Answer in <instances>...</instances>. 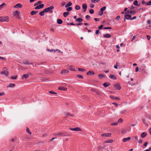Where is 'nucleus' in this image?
<instances>
[{
  "instance_id": "1",
  "label": "nucleus",
  "mask_w": 151,
  "mask_h": 151,
  "mask_svg": "<svg viewBox=\"0 0 151 151\" xmlns=\"http://www.w3.org/2000/svg\"><path fill=\"white\" fill-rule=\"evenodd\" d=\"M54 136H60L63 137L68 136H69L68 134L66 132H60L55 133L54 134Z\"/></svg>"
},
{
  "instance_id": "2",
  "label": "nucleus",
  "mask_w": 151,
  "mask_h": 151,
  "mask_svg": "<svg viewBox=\"0 0 151 151\" xmlns=\"http://www.w3.org/2000/svg\"><path fill=\"white\" fill-rule=\"evenodd\" d=\"M8 69L6 67H4L2 69L3 71L1 72L0 74H4L6 76H7L8 74V72L7 71Z\"/></svg>"
},
{
  "instance_id": "3",
  "label": "nucleus",
  "mask_w": 151,
  "mask_h": 151,
  "mask_svg": "<svg viewBox=\"0 0 151 151\" xmlns=\"http://www.w3.org/2000/svg\"><path fill=\"white\" fill-rule=\"evenodd\" d=\"M9 20V17L7 16L1 17H0V21L1 22H7Z\"/></svg>"
},
{
  "instance_id": "4",
  "label": "nucleus",
  "mask_w": 151,
  "mask_h": 151,
  "mask_svg": "<svg viewBox=\"0 0 151 151\" xmlns=\"http://www.w3.org/2000/svg\"><path fill=\"white\" fill-rule=\"evenodd\" d=\"M111 133H105L101 134V136L104 137H111Z\"/></svg>"
},
{
  "instance_id": "5",
  "label": "nucleus",
  "mask_w": 151,
  "mask_h": 151,
  "mask_svg": "<svg viewBox=\"0 0 151 151\" xmlns=\"http://www.w3.org/2000/svg\"><path fill=\"white\" fill-rule=\"evenodd\" d=\"M47 12V8H46L45 9L42 11L41 12L39 13V14L41 16H43L44 15V14L45 13H46Z\"/></svg>"
},
{
  "instance_id": "6",
  "label": "nucleus",
  "mask_w": 151,
  "mask_h": 151,
  "mask_svg": "<svg viewBox=\"0 0 151 151\" xmlns=\"http://www.w3.org/2000/svg\"><path fill=\"white\" fill-rule=\"evenodd\" d=\"M19 12L17 11H16L13 12V15L16 16L17 18L19 17Z\"/></svg>"
},
{
  "instance_id": "7",
  "label": "nucleus",
  "mask_w": 151,
  "mask_h": 151,
  "mask_svg": "<svg viewBox=\"0 0 151 151\" xmlns=\"http://www.w3.org/2000/svg\"><path fill=\"white\" fill-rule=\"evenodd\" d=\"M54 8L53 6H51L49 7H48V12H49L50 13H53V11L52 10Z\"/></svg>"
},
{
  "instance_id": "8",
  "label": "nucleus",
  "mask_w": 151,
  "mask_h": 151,
  "mask_svg": "<svg viewBox=\"0 0 151 151\" xmlns=\"http://www.w3.org/2000/svg\"><path fill=\"white\" fill-rule=\"evenodd\" d=\"M140 69L142 73H145V66L144 65L141 66Z\"/></svg>"
},
{
  "instance_id": "9",
  "label": "nucleus",
  "mask_w": 151,
  "mask_h": 151,
  "mask_svg": "<svg viewBox=\"0 0 151 151\" xmlns=\"http://www.w3.org/2000/svg\"><path fill=\"white\" fill-rule=\"evenodd\" d=\"M70 129L71 130L74 131H81V129L78 127H76L74 128H70Z\"/></svg>"
},
{
  "instance_id": "10",
  "label": "nucleus",
  "mask_w": 151,
  "mask_h": 151,
  "mask_svg": "<svg viewBox=\"0 0 151 151\" xmlns=\"http://www.w3.org/2000/svg\"><path fill=\"white\" fill-rule=\"evenodd\" d=\"M109 77L110 78L113 79V80H116L117 79L116 76L114 74H111L109 76Z\"/></svg>"
},
{
  "instance_id": "11",
  "label": "nucleus",
  "mask_w": 151,
  "mask_h": 151,
  "mask_svg": "<svg viewBox=\"0 0 151 151\" xmlns=\"http://www.w3.org/2000/svg\"><path fill=\"white\" fill-rule=\"evenodd\" d=\"M44 6V4H41L40 5H38V6H36L35 8V9H41V8H42Z\"/></svg>"
},
{
  "instance_id": "12",
  "label": "nucleus",
  "mask_w": 151,
  "mask_h": 151,
  "mask_svg": "<svg viewBox=\"0 0 151 151\" xmlns=\"http://www.w3.org/2000/svg\"><path fill=\"white\" fill-rule=\"evenodd\" d=\"M68 72L69 71L68 70H67L64 69L61 70V73L62 74L65 75L66 74L68 73Z\"/></svg>"
},
{
  "instance_id": "13",
  "label": "nucleus",
  "mask_w": 151,
  "mask_h": 151,
  "mask_svg": "<svg viewBox=\"0 0 151 151\" xmlns=\"http://www.w3.org/2000/svg\"><path fill=\"white\" fill-rule=\"evenodd\" d=\"M95 74L94 73L92 70L88 71L86 73L87 75L90 76H92L94 75Z\"/></svg>"
},
{
  "instance_id": "14",
  "label": "nucleus",
  "mask_w": 151,
  "mask_h": 151,
  "mask_svg": "<svg viewBox=\"0 0 151 151\" xmlns=\"http://www.w3.org/2000/svg\"><path fill=\"white\" fill-rule=\"evenodd\" d=\"M22 7V5L20 4H18L14 6V7L16 8H21Z\"/></svg>"
},
{
  "instance_id": "15",
  "label": "nucleus",
  "mask_w": 151,
  "mask_h": 151,
  "mask_svg": "<svg viewBox=\"0 0 151 151\" xmlns=\"http://www.w3.org/2000/svg\"><path fill=\"white\" fill-rule=\"evenodd\" d=\"M82 7L84 9L83 12H85L87 8V5L86 4H84L82 5Z\"/></svg>"
},
{
  "instance_id": "16",
  "label": "nucleus",
  "mask_w": 151,
  "mask_h": 151,
  "mask_svg": "<svg viewBox=\"0 0 151 151\" xmlns=\"http://www.w3.org/2000/svg\"><path fill=\"white\" fill-rule=\"evenodd\" d=\"M124 17H125V19H126L128 20L129 19H130L131 18V16L130 14H126L124 15Z\"/></svg>"
},
{
  "instance_id": "17",
  "label": "nucleus",
  "mask_w": 151,
  "mask_h": 151,
  "mask_svg": "<svg viewBox=\"0 0 151 151\" xmlns=\"http://www.w3.org/2000/svg\"><path fill=\"white\" fill-rule=\"evenodd\" d=\"M110 97L111 99L116 100H120V99L119 98L117 97H114L113 96L111 95L110 96Z\"/></svg>"
},
{
  "instance_id": "18",
  "label": "nucleus",
  "mask_w": 151,
  "mask_h": 151,
  "mask_svg": "<svg viewBox=\"0 0 151 151\" xmlns=\"http://www.w3.org/2000/svg\"><path fill=\"white\" fill-rule=\"evenodd\" d=\"M103 36L105 38H110L111 37V35L109 34H106L103 35Z\"/></svg>"
},
{
  "instance_id": "19",
  "label": "nucleus",
  "mask_w": 151,
  "mask_h": 151,
  "mask_svg": "<svg viewBox=\"0 0 151 151\" xmlns=\"http://www.w3.org/2000/svg\"><path fill=\"white\" fill-rule=\"evenodd\" d=\"M147 135V134L146 132H142L141 134V137L142 138H144Z\"/></svg>"
},
{
  "instance_id": "20",
  "label": "nucleus",
  "mask_w": 151,
  "mask_h": 151,
  "mask_svg": "<svg viewBox=\"0 0 151 151\" xmlns=\"http://www.w3.org/2000/svg\"><path fill=\"white\" fill-rule=\"evenodd\" d=\"M96 93L97 94H98L99 96H101L103 94L102 93L101 91H100L97 89L96 90Z\"/></svg>"
},
{
  "instance_id": "21",
  "label": "nucleus",
  "mask_w": 151,
  "mask_h": 151,
  "mask_svg": "<svg viewBox=\"0 0 151 151\" xmlns=\"http://www.w3.org/2000/svg\"><path fill=\"white\" fill-rule=\"evenodd\" d=\"M131 139V138L130 137H128L127 138H124L123 140L122 141L124 142H126L127 141H129Z\"/></svg>"
},
{
  "instance_id": "22",
  "label": "nucleus",
  "mask_w": 151,
  "mask_h": 151,
  "mask_svg": "<svg viewBox=\"0 0 151 151\" xmlns=\"http://www.w3.org/2000/svg\"><path fill=\"white\" fill-rule=\"evenodd\" d=\"M22 64H23L26 65H31L32 63L31 62H29L27 61H26L25 62H23L21 63Z\"/></svg>"
},
{
  "instance_id": "23",
  "label": "nucleus",
  "mask_w": 151,
  "mask_h": 151,
  "mask_svg": "<svg viewBox=\"0 0 151 151\" xmlns=\"http://www.w3.org/2000/svg\"><path fill=\"white\" fill-rule=\"evenodd\" d=\"M115 87L117 88V89L118 90H120L121 89V87L120 85L118 84L115 85Z\"/></svg>"
},
{
  "instance_id": "24",
  "label": "nucleus",
  "mask_w": 151,
  "mask_h": 151,
  "mask_svg": "<svg viewBox=\"0 0 151 151\" xmlns=\"http://www.w3.org/2000/svg\"><path fill=\"white\" fill-rule=\"evenodd\" d=\"M28 77H29V76H28V74H24L22 76V79H23L24 78H25V79H26Z\"/></svg>"
},
{
  "instance_id": "25",
  "label": "nucleus",
  "mask_w": 151,
  "mask_h": 151,
  "mask_svg": "<svg viewBox=\"0 0 151 151\" xmlns=\"http://www.w3.org/2000/svg\"><path fill=\"white\" fill-rule=\"evenodd\" d=\"M127 13H130L133 14L135 13L136 12L135 11H130L128 10L127 11Z\"/></svg>"
},
{
  "instance_id": "26",
  "label": "nucleus",
  "mask_w": 151,
  "mask_h": 151,
  "mask_svg": "<svg viewBox=\"0 0 151 151\" xmlns=\"http://www.w3.org/2000/svg\"><path fill=\"white\" fill-rule=\"evenodd\" d=\"M103 86L105 87H106L110 85V83L109 82H105L103 84Z\"/></svg>"
},
{
  "instance_id": "27",
  "label": "nucleus",
  "mask_w": 151,
  "mask_h": 151,
  "mask_svg": "<svg viewBox=\"0 0 151 151\" xmlns=\"http://www.w3.org/2000/svg\"><path fill=\"white\" fill-rule=\"evenodd\" d=\"M57 22L59 24H61L63 23L62 20L61 19H58L57 20Z\"/></svg>"
},
{
  "instance_id": "28",
  "label": "nucleus",
  "mask_w": 151,
  "mask_h": 151,
  "mask_svg": "<svg viewBox=\"0 0 151 151\" xmlns=\"http://www.w3.org/2000/svg\"><path fill=\"white\" fill-rule=\"evenodd\" d=\"M58 89L66 91L67 89V88L63 87H58Z\"/></svg>"
},
{
  "instance_id": "29",
  "label": "nucleus",
  "mask_w": 151,
  "mask_h": 151,
  "mask_svg": "<svg viewBox=\"0 0 151 151\" xmlns=\"http://www.w3.org/2000/svg\"><path fill=\"white\" fill-rule=\"evenodd\" d=\"M66 116V117H67L68 116H70L73 117V115L72 114H70V113L67 112L65 113Z\"/></svg>"
},
{
  "instance_id": "30",
  "label": "nucleus",
  "mask_w": 151,
  "mask_h": 151,
  "mask_svg": "<svg viewBox=\"0 0 151 151\" xmlns=\"http://www.w3.org/2000/svg\"><path fill=\"white\" fill-rule=\"evenodd\" d=\"M72 3L71 2H69L65 6V8H67L68 7H69L71 6Z\"/></svg>"
},
{
  "instance_id": "31",
  "label": "nucleus",
  "mask_w": 151,
  "mask_h": 151,
  "mask_svg": "<svg viewBox=\"0 0 151 151\" xmlns=\"http://www.w3.org/2000/svg\"><path fill=\"white\" fill-rule=\"evenodd\" d=\"M69 14V12H65L63 13V15L65 17H67Z\"/></svg>"
},
{
  "instance_id": "32",
  "label": "nucleus",
  "mask_w": 151,
  "mask_h": 151,
  "mask_svg": "<svg viewBox=\"0 0 151 151\" xmlns=\"http://www.w3.org/2000/svg\"><path fill=\"white\" fill-rule=\"evenodd\" d=\"M15 85L13 83H10L9 85L7 86L8 87H14L15 86Z\"/></svg>"
},
{
  "instance_id": "33",
  "label": "nucleus",
  "mask_w": 151,
  "mask_h": 151,
  "mask_svg": "<svg viewBox=\"0 0 151 151\" xmlns=\"http://www.w3.org/2000/svg\"><path fill=\"white\" fill-rule=\"evenodd\" d=\"M42 3V1H38L37 3H35L34 5V6H37L38 4H41Z\"/></svg>"
},
{
  "instance_id": "34",
  "label": "nucleus",
  "mask_w": 151,
  "mask_h": 151,
  "mask_svg": "<svg viewBox=\"0 0 151 151\" xmlns=\"http://www.w3.org/2000/svg\"><path fill=\"white\" fill-rule=\"evenodd\" d=\"M83 20L82 18H79L76 19V21L79 22H81L83 21Z\"/></svg>"
},
{
  "instance_id": "35",
  "label": "nucleus",
  "mask_w": 151,
  "mask_h": 151,
  "mask_svg": "<svg viewBox=\"0 0 151 151\" xmlns=\"http://www.w3.org/2000/svg\"><path fill=\"white\" fill-rule=\"evenodd\" d=\"M113 141V140L112 139L109 140L108 141H106L104 142L105 143H111Z\"/></svg>"
},
{
  "instance_id": "36",
  "label": "nucleus",
  "mask_w": 151,
  "mask_h": 151,
  "mask_svg": "<svg viewBox=\"0 0 151 151\" xmlns=\"http://www.w3.org/2000/svg\"><path fill=\"white\" fill-rule=\"evenodd\" d=\"M106 7L105 6H104L100 9V11L103 12V11L105 10Z\"/></svg>"
},
{
  "instance_id": "37",
  "label": "nucleus",
  "mask_w": 151,
  "mask_h": 151,
  "mask_svg": "<svg viewBox=\"0 0 151 151\" xmlns=\"http://www.w3.org/2000/svg\"><path fill=\"white\" fill-rule=\"evenodd\" d=\"M100 0H91V1L92 3H95L96 2H98L100 1Z\"/></svg>"
},
{
  "instance_id": "38",
  "label": "nucleus",
  "mask_w": 151,
  "mask_h": 151,
  "mask_svg": "<svg viewBox=\"0 0 151 151\" xmlns=\"http://www.w3.org/2000/svg\"><path fill=\"white\" fill-rule=\"evenodd\" d=\"M72 9V7H67V8L66 9V10L67 11L69 12L71 11Z\"/></svg>"
},
{
  "instance_id": "39",
  "label": "nucleus",
  "mask_w": 151,
  "mask_h": 151,
  "mask_svg": "<svg viewBox=\"0 0 151 151\" xmlns=\"http://www.w3.org/2000/svg\"><path fill=\"white\" fill-rule=\"evenodd\" d=\"M75 9L77 10H78L80 9V7L79 6L77 5L75 6Z\"/></svg>"
},
{
  "instance_id": "40",
  "label": "nucleus",
  "mask_w": 151,
  "mask_h": 151,
  "mask_svg": "<svg viewBox=\"0 0 151 151\" xmlns=\"http://www.w3.org/2000/svg\"><path fill=\"white\" fill-rule=\"evenodd\" d=\"M78 70L79 71H81L82 72H83L86 70L85 69L81 68H78Z\"/></svg>"
},
{
  "instance_id": "41",
  "label": "nucleus",
  "mask_w": 151,
  "mask_h": 151,
  "mask_svg": "<svg viewBox=\"0 0 151 151\" xmlns=\"http://www.w3.org/2000/svg\"><path fill=\"white\" fill-rule=\"evenodd\" d=\"M127 111V109H124V110H122V111H121L120 112L122 114H123L124 113H125Z\"/></svg>"
},
{
  "instance_id": "42",
  "label": "nucleus",
  "mask_w": 151,
  "mask_h": 151,
  "mask_svg": "<svg viewBox=\"0 0 151 151\" xmlns=\"http://www.w3.org/2000/svg\"><path fill=\"white\" fill-rule=\"evenodd\" d=\"M26 131L29 134H31V132H30V131H29V128L28 127H27Z\"/></svg>"
},
{
  "instance_id": "43",
  "label": "nucleus",
  "mask_w": 151,
  "mask_h": 151,
  "mask_svg": "<svg viewBox=\"0 0 151 151\" xmlns=\"http://www.w3.org/2000/svg\"><path fill=\"white\" fill-rule=\"evenodd\" d=\"M151 5V0L150 1L146 3L145 5Z\"/></svg>"
},
{
  "instance_id": "44",
  "label": "nucleus",
  "mask_w": 151,
  "mask_h": 151,
  "mask_svg": "<svg viewBox=\"0 0 151 151\" xmlns=\"http://www.w3.org/2000/svg\"><path fill=\"white\" fill-rule=\"evenodd\" d=\"M30 14L32 15H33L36 14L35 11H31L30 12Z\"/></svg>"
},
{
  "instance_id": "45",
  "label": "nucleus",
  "mask_w": 151,
  "mask_h": 151,
  "mask_svg": "<svg viewBox=\"0 0 151 151\" xmlns=\"http://www.w3.org/2000/svg\"><path fill=\"white\" fill-rule=\"evenodd\" d=\"M138 1H137L136 0L134 1V4L135 6L137 5H138Z\"/></svg>"
},
{
  "instance_id": "46",
  "label": "nucleus",
  "mask_w": 151,
  "mask_h": 151,
  "mask_svg": "<svg viewBox=\"0 0 151 151\" xmlns=\"http://www.w3.org/2000/svg\"><path fill=\"white\" fill-rule=\"evenodd\" d=\"M48 92L51 94H57L55 92H54L53 91H49Z\"/></svg>"
},
{
  "instance_id": "47",
  "label": "nucleus",
  "mask_w": 151,
  "mask_h": 151,
  "mask_svg": "<svg viewBox=\"0 0 151 151\" xmlns=\"http://www.w3.org/2000/svg\"><path fill=\"white\" fill-rule=\"evenodd\" d=\"M89 12L91 14H93L94 13V11L93 9H90L89 10Z\"/></svg>"
},
{
  "instance_id": "48",
  "label": "nucleus",
  "mask_w": 151,
  "mask_h": 151,
  "mask_svg": "<svg viewBox=\"0 0 151 151\" xmlns=\"http://www.w3.org/2000/svg\"><path fill=\"white\" fill-rule=\"evenodd\" d=\"M86 18L87 20H88L90 18V17L89 15H87L86 16Z\"/></svg>"
},
{
  "instance_id": "49",
  "label": "nucleus",
  "mask_w": 151,
  "mask_h": 151,
  "mask_svg": "<svg viewBox=\"0 0 151 151\" xmlns=\"http://www.w3.org/2000/svg\"><path fill=\"white\" fill-rule=\"evenodd\" d=\"M17 76H12L11 78L12 79H16L17 77Z\"/></svg>"
},
{
  "instance_id": "50",
  "label": "nucleus",
  "mask_w": 151,
  "mask_h": 151,
  "mask_svg": "<svg viewBox=\"0 0 151 151\" xmlns=\"http://www.w3.org/2000/svg\"><path fill=\"white\" fill-rule=\"evenodd\" d=\"M98 77L100 78H102V77H104V75L102 74H99L98 75Z\"/></svg>"
},
{
  "instance_id": "51",
  "label": "nucleus",
  "mask_w": 151,
  "mask_h": 151,
  "mask_svg": "<svg viewBox=\"0 0 151 151\" xmlns=\"http://www.w3.org/2000/svg\"><path fill=\"white\" fill-rule=\"evenodd\" d=\"M123 122V119L120 118L118 120V122L119 123H122Z\"/></svg>"
},
{
  "instance_id": "52",
  "label": "nucleus",
  "mask_w": 151,
  "mask_h": 151,
  "mask_svg": "<svg viewBox=\"0 0 151 151\" xmlns=\"http://www.w3.org/2000/svg\"><path fill=\"white\" fill-rule=\"evenodd\" d=\"M97 89H95L93 88H91V91H93V92H95L96 93V91Z\"/></svg>"
},
{
  "instance_id": "53",
  "label": "nucleus",
  "mask_w": 151,
  "mask_h": 151,
  "mask_svg": "<svg viewBox=\"0 0 151 151\" xmlns=\"http://www.w3.org/2000/svg\"><path fill=\"white\" fill-rule=\"evenodd\" d=\"M111 29V27H104L103 28L104 29Z\"/></svg>"
},
{
  "instance_id": "54",
  "label": "nucleus",
  "mask_w": 151,
  "mask_h": 151,
  "mask_svg": "<svg viewBox=\"0 0 151 151\" xmlns=\"http://www.w3.org/2000/svg\"><path fill=\"white\" fill-rule=\"evenodd\" d=\"M90 6L91 8H93L94 7V5L92 4H90Z\"/></svg>"
},
{
  "instance_id": "55",
  "label": "nucleus",
  "mask_w": 151,
  "mask_h": 151,
  "mask_svg": "<svg viewBox=\"0 0 151 151\" xmlns=\"http://www.w3.org/2000/svg\"><path fill=\"white\" fill-rule=\"evenodd\" d=\"M55 51H58V52L60 53H62L63 52L61 51L60 50H59L58 49H57L56 50H55V51H54V52H55Z\"/></svg>"
},
{
  "instance_id": "56",
  "label": "nucleus",
  "mask_w": 151,
  "mask_h": 151,
  "mask_svg": "<svg viewBox=\"0 0 151 151\" xmlns=\"http://www.w3.org/2000/svg\"><path fill=\"white\" fill-rule=\"evenodd\" d=\"M143 123L146 125H147L146 122V120L145 119H143Z\"/></svg>"
},
{
  "instance_id": "57",
  "label": "nucleus",
  "mask_w": 151,
  "mask_h": 151,
  "mask_svg": "<svg viewBox=\"0 0 151 151\" xmlns=\"http://www.w3.org/2000/svg\"><path fill=\"white\" fill-rule=\"evenodd\" d=\"M147 145V142H145L144 144V147H146Z\"/></svg>"
},
{
  "instance_id": "58",
  "label": "nucleus",
  "mask_w": 151,
  "mask_h": 151,
  "mask_svg": "<svg viewBox=\"0 0 151 151\" xmlns=\"http://www.w3.org/2000/svg\"><path fill=\"white\" fill-rule=\"evenodd\" d=\"M103 12L101 11L99 13V15L100 16H102L103 14Z\"/></svg>"
},
{
  "instance_id": "59",
  "label": "nucleus",
  "mask_w": 151,
  "mask_h": 151,
  "mask_svg": "<svg viewBox=\"0 0 151 151\" xmlns=\"http://www.w3.org/2000/svg\"><path fill=\"white\" fill-rule=\"evenodd\" d=\"M112 104L114 105L116 107H117L118 106V104L116 103H112Z\"/></svg>"
},
{
  "instance_id": "60",
  "label": "nucleus",
  "mask_w": 151,
  "mask_h": 151,
  "mask_svg": "<svg viewBox=\"0 0 151 151\" xmlns=\"http://www.w3.org/2000/svg\"><path fill=\"white\" fill-rule=\"evenodd\" d=\"M99 29H97V30H96V31L95 33L96 35H98V33H99Z\"/></svg>"
},
{
  "instance_id": "61",
  "label": "nucleus",
  "mask_w": 151,
  "mask_h": 151,
  "mask_svg": "<svg viewBox=\"0 0 151 151\" xmlns=\"http://www.w3.org/2000/svg\"><path fill=\"white\" fill-rule=\"evenodd\" d=\"M127 132V131L126 130H125V129H123V130H122V133H125Z\"/></svg>"
},
{
  "instance_id": "62",
  "label": "nucleus",
  "mask_w": 151,
  "mask_h": 151,
  "mask_svg": "<svg viewBox=\"0 0 151 151\" xmlns=\"http://www.w3.org/2000/svg\"><path fill=\"white\" fill-rule=\"evenodd\" d=\"M136 16H134L132 18H131L130 19L131 20H133L134 19H136Z\"/></svg>"
},
{
  "instance_id": "63",
  "label": "nucleus",
  "mask_w": 151,
  "mask_h": 151,
  "mask_svg": "<svg viewBox=\"0 0 151 151\" xmlns=\"http://www.w3.org/2000/svg\"><path fill=\"white\" fill-rule=\"evenodd\" d=\"M142 142H143L142 140L141 139H140L138 141V142H139V144L142 143Z\"/></svg>"
},
{
  "instance_id": "64",
  "label": "nucleus",
  "mask_w": 151,
  "mask_h": 151,
  "mask_svg": "<svg viewBox=\"0 0 151 151\" xmlns=\"http://www.w3.org/2000/svg\"><path fill=\"white\" fill-rule=\"evenodd\" d=\"M103 27V25H101L100 26H99V27H98V28L99 29H101L102 28V27Z\"/></svg>"
}]
</instances>
